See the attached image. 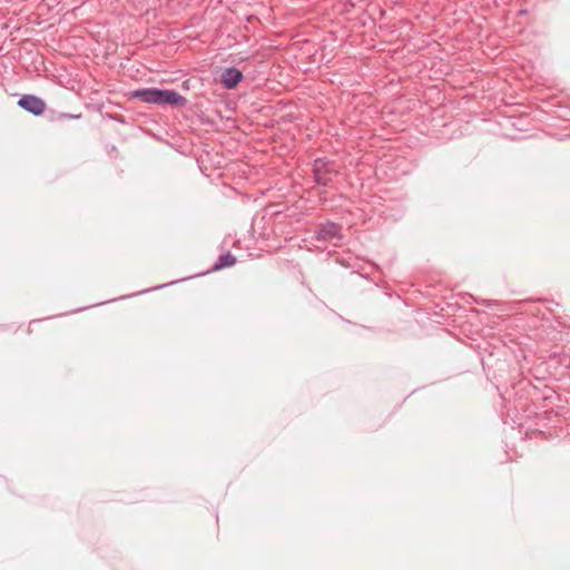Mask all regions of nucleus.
<instances>
[{
	"label": "nucleus",
	"mask_w": 570,
	"mask_h": 570,
	"mask_svg": "<svg viewBox=\"0 0 570 570\" xmlns=\"http://www.w3.org/2000/svg\"><path fill=\"white\" fill-rule=\"evenodd\" d=\"M313 173L315 181L318 185L326 186L331 181L335 168L327 159L317 158L313 165Z\"/></svg>",
	"instance_id": "nucleus-1"
},
{
	"label": "nucleus",
	"mask_w": 570,
	"mask_h": 570,
	"mask_svg": "<svg viewBox=\"0 0 570 570\" xmlns=\"http://www.w3.org/2000/svg\"><path fill=\"white\" fill-rule=\"evenodd\" d=\"M316 239L337 245L342 239L341 226L332 222L320 224L316 230Z\"/></svg>",
	"instance_id": "nucleus-2"
},
{
	"label": "nucleus",
	"mask_w": 570,
	"mask_h": 570,
	"mask_svg": "<svg viewBox=\"0 0 570 570\" xmlns=\"http://www.w3.org/2000/svg\"><path fill=\"white\" fill-rule=\"evenodd\" d=\"M158 88H142L130 92V98L138 99L145 104L156 105Z\"/></svg>",
	"instance_id": "nucleus-5"
},
{
	"label": "nucleus",
	"mask_w": 570,
	"mask_h": 570,
	"mask_svg": "<svg viewBox=\"0 0 570 570\" xmlns=\"http://www.w3.org/2000/svg\"><path fill=\"white\" fill-rule=\"evenodd\" d=\"M243 79V73L236 68H227L222 73V83L227 89L235 88Z\"/></svg>",
	"instance_id": "nucleus-6"
},
{
	"label": "nucleus",
	"mask_w": 570,
	"mask_h": 570,
	"mask_svg": "<svg viewBox=\"0 0 570 570\" xmlns=\"http://www.w3.org/2000/svg\"><path fill=\"white\" fill-rule=\"evenodd\" d=\"M18 105L35 116L41 115L46 109L45 101L32 95H24L18 100Z\"/></svg>",
	"instance_id": "nucleus-4"
},
{
	"label": "nucleus",
	"mask_w": 570,
	"mask_h": 570,
	"mask_svg": "<svg viewBox=\"0 0 570 570\" xmlns=\"http://www.w3.org/2000/svg\"><path fill=\"white\" fill-rule=\"evenodd\" d=\"M236 258L230 253L223 254L218 257L217 262L215 263V269H222L225 267H230L235 264Z\"/></svg>",
	"instance_id": "nucleus-7"
},
{
	"label": "nucleus",
	"mask_w": 570,
	"mask_h": 570,
	"mask_svg": "<svg viewBox=\"0 0 570 570\" xmlns=\"http://www.w3.org/2000/svg\"><path fill=\"white\" fill-rule=\"evenodd\" d=\"M187 99L175 90L158 89L156 105L184 107Z\"/></svg>",
	"instance_id": "nucleus-3"
}]
</instances>
